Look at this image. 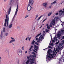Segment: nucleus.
<instances>
[{"label": "nucleus", "mask_w": 64, "mask_h": 64, "mask_svg": "<svg viewBox=\"0 0 64 64\" xmlns=\"http://www.w3.org/2000/svg\"><path fill=\"white\" fill-rule=\"evenodd\" d=\"M52 51V50H51L50 49L49 50H48V51L47 53V56H48V54L50 56H48L47 57H46V59H48V60H49V58H49V59H52V58H54L53 56L55 55V54H54L55 53L56 54H57V52H56V50H55V48H54V50L53 51V53L54 54H51L49 53H51Z\"/></svg>", "instance_id": "nucleus-1"}, {"label": "nucleus", "mask_w": 64, "mask_h": 64, "mask_svg": "<svg viewBox=\"0 0 64 64\" xmlns=\"http://www.w3.org/2000/svg\"><path fill=\"white\" fill-rule=\"evenodd\" d=\"M34 3V1L30 0L29 1V4L27 8V10L28 11H30L31 9H33V8L31 7V6H33Z\"/></svg>", "instance_id": "nucleus-2"}, {"label": "nucleus", "mask_w": 64, "mask_h": 64, "mask_svg": "<svg viewBox=\"0 0 64 64\" xmlns=\"http://www.w3.org/2000/svg\"><path fill=\"white\" fill-rule=\"evenodd\" d=\"M45 35V34H43L42 35L40 36L39 38V39L37 38H36V40L37 41V42L38 43L42 41V39H44V38L43 36H44V35Z\"/></svg>", "instance_id": "nucleus-3"}, {"label": "nucleus", "mask_w": 64, "mask_h": 64, "mask_svg": "<svg viewBox=\"0 0 64 64\" xmlns=\"http://www.w3.org/2000/svg\"><path fill=\"white\" fill-rule=\"evenodd\" d=\"M6 18L5 22H6V27H7L9 25V16L7 14L6 15Z\"/></svg>", "instance_id": "nucleus-4"}, {"label": "nucleus", "mask_w": 64, "mask_h": 64, "mask_svg": "<svg viewBox=\"0 0 64 64\" xmlns=\"http://www.w3.org/2000/svg\"><path fill=\"white\" fill-rule=\"evenodd\" d=\"M58 18L57 17H56L54 18V20H52V21L51 22V24H52V25H54L55 23V21H57Z\"/></svg>", "instance_id": "nucleus-5"}, {"label": "nucleus", "mask_w": 64, "mask_h": 64, "mask_svg": "<svg viewBox=\"0 0 64 64\" xmlns=\"http://www.w3.org/2000/svg\"><path fill=\"white\" fill-rule=\"evenodd\" d=\"M18 5H17V7L16 8V10L15 13V14H14V15L13 18L12 19V22L13 21V20H14V18H15V17L16 16V15H17V12H18Z\"/></svg>", "instance_id": "nucleus-6"}, {"label": "nucleus", "mask_w": 64, "mask_h": 64, "mask_svg": "<svg viewBox=\"0 0 64 64\" xmlns=\"http://www.w3.org/2000/svg\"><path fill=\"white\" fill-rule=\"evenodd\" d=\"M59 13H61L59 14V15L60 16H61V15H62L63 13H64V11H63L62 10H61L59 11Z\"/></svg>", "instance_id": "nucleus-7"}, {"label": "nucleus", "mask_w": 64, "mask_h": 64, "mask_svg": "<svg viewBox=\"0 0 64 64\" xmlns=\"http://www.w3.org/2000/svg\"><path fill=\"white\" fill-rule=\"evenodd\" d=\"M48 4L47 2H45L42 4V5L44 6V8H46L47 7V5Z\"/></svg>", "instance_id": "nucleus-8"}, {"label": "nucleus", "mask_w": 64, "mask_h": 64, "mask_svg": "<svg viewBox=\"0 0 64 64\" xmlns=\"http://www.w3.org/2000/svg\"><path fill=\"white\" fill-rule=\"evenodd\" d=\"M22 51L20 50L19 52L18 55L20 56V57H21L22 56Z\"/></svg>", "instance_id": "nucleus-9"}, {"label": "nucleus", "mask_w": 64, "mask_h": 64, "mask_svg": "<svg viewBox=\"0 0 64 64\" xmlns=\"http://www.w3.org/2000/svg\"><path fill=\"white\" fill-rule=\"evenodd\" d=\"M11 6H10V8H9L8 12V15H9V14H10V12H11Z\"/></svg>", "instance_id": "nucleus-10"}, {"label": "nucleus", "mask_w": 64, "mask_h": 64, "mask_svg": "<svg viewBox=\"0 0 64 64\" xmlns=\"http://www.w3.org/2000/svg\"><path fill=\"white\" fill-rule=\"evenodd\" d=\"M14 0H10V5H11V4H13V3L14 2Z\"/></svg>", "instance_id": "nucleus-11"}, {"label": "nucleus", "mask_w": 64, "mask_h": 64, "mask_svg": "<svg viewBox=\"0 0 64 64\" xmlns=\"http://www.w3.org/2000/svg\"><path fill=\"white\" fill-rule=\"evenodd\" d=\"M30 58H34V57L35 58V57H36V55H30Z\"/></svg>", "instance_id": "nucleus-12"}, {"label": "nucleus", "mask_w": 64, "mask_h": 64, "mask_svg": "<svg viewBox=\"0 0 64 64\" xmlns=\"http://www.w3.org/2000/svg\"><path fill=\"white\" fill-rule=\"evenodd\" d=\"M34 48H35V49L34 48L35 50H36V51H37V49H38V46H36L35 45L34 46Z\"/></svg>", "instance_id": "nucleus-13"}, {"label": "nucleus", "mask_w": 64, "mask_h": 64, "mask_svg": "<svg viewBox=\"0 0 64 64\" xmlns=\"http://www.w3.org/2000/svg\"><path fill=\"white\" fill-rule=\"evenodd\" d=\"M0 39H2L3 38V33L1 32V34H0Z\"/></svg>", "instance_id": "nucleus-14"}, {"label": "nucleus", "mask_w": 64, "mask_h": 64, "mask_svg": "<svg viewBox=\"0 0 64 64\" xmlns=\"http://www.w3.org/2000/svg\"><path fill=\"white\" fill-rule=\"evenodd\" d=\"M15 39H13L10 42V43H12L13 42H15Z\"/></svg>", "instance_id": "nucleus-15"}, {"label": "nucleus", "mask_w": 64, "mask_h": 64, "mask_svg": "<svg viewBox=\"0 0 64 64\" xmlns=\"http://www.w3.org/2000/svg\"><path fill=\"white\" fill-rule=\"evenodd\" d=\"M5 52H6V53H8L9 52L8 49V48H6L5 50Z\"/></svg>", "instance_id": "nucleus-16"}, {"label": "nucleus", "mask_w": 64, "mask_h": 64, "mask_svg": "<svg viewBox=\"0 0 64 64\" xmlns=\"http://www.w3.org/2000/svg\"><path fill=\"white\" fill-rule=\"evenodd\" d=\"M46 26H47V28H48V30L49 29H50V26H48V24H46Z\"/></svg>", "instance_id": "nucleus-17"}, {"label": "nucleus", "mask_w": 64, "mask_h": 64, "mask_svg": "<svg viewBox=\"0 0 64 64\" xmlns=\"http://www.w3.org/2000/svg\"><path fill=\"white\" fill-rule=\"evenodd\" d=\"M52 14V12H50L48 14V16H50V15H51V14Z\"/></svg>", "instance_id": "nucleus-18"}, {"label": "nucleus", "mask_w": 64, "mask_h": 64, "mask_svg": "<svg viewBox=\"0 0 64 64\" xmlns=\"http://www.w3.org/2000/svg\"><path fill=\"white\" fill-rule=\"evenodd\" d=\"M61 36V34H59V33L58 34L57 36L58 37H60Z\"/></svg>", "instance_id": "nucleus-19"}, {"label": "nucleus", "mask_w": 64, "mask_h": 64, "mask_svg": "<svg viewBox=\"0 0 64 64\" xmlns=\"http://www.w3.org/2000/svg\"><path fill=\"white\" fill-rule=\"evenodd\" d=\"M42 17V16H40V17H39V18H38V19H37L36 20L37 21H38L39 20H40V19L41 18V17Z\"/></svg>", "instance_id": "nucleus-20"}, {"label": "nucleus", "mask_w": 64, "mask_h": 64, "mask_svg": "<svg viewBox=\"0 0 64 64\" xmlns=\"http://www.w3.org/2000/svg\"><path fill=\"white\" fill-rule=\"evenodd\" d=\"M12 27V24H10L8 26V28H11Z\"/></svg>", "instance_id": "nucleus-21"}, {"label": "nucleus", "mask_w": 64, "mask_h": 64, "mask_svg": "<svg viewBox=\"0 0 64 64\" xmlns=\"http://www.w3.org/2000/svg\"><path fill=\"white\" fill-rule=\"evenodd\" d=\"M41 34V33H40V34H38L36 36V38H37V37H38V36H39Z\"/></svg>", "instance_id": "nucleus-22"}, {"label": "nucleus", "mask_w": 64, "mask_h": 64, "mask_svg": "<svg viewBox=\"0 0 64 64\" xmlns=\"http://www.w3.org/2000/svg\"><path fill=\"white\" fill-rule=\"evenodd\" d=\"M34 59L35 58H33L32 59L30 58V60L31 61H34Z\"/></svg>", "instance_id": "nucleus-23"}, {"label": "nucleus", "mask_w": 64, "mask_h": 64, "mask_svg": "<svg viewBox=\"0 0 64 64\" xmlns=\"http://www.w3.org/2000/svg\"><path fill=\"white\" fill-rule=\"evenodd\" d=\"M17 28L18 30H19L20 29V27L19 26H17Z\"/></svg>", "instance_id": "nucleus-24"}, {"label": "nucleus", "mask_w": 64, "mask_h": 64, "mask_svg": "<svg viewBox=\"0 0 64 64\" xmlns=\"http://www.w3.org/2000/svg\"><path fill=\"white\" fill-rule=\"evenodd\" d=\"M62 33V30L58 32L59 34H61Z\"/></svg>", "instance_id": "nucleus-25"}, {"label": "nucleus", "mask_w": 64, "mask_h": 64, "mask_svg": "<svg viewBox=\"0 0 64 64\" xmlns=\"http://www.w3.org/2000/svg\"><path fill=\"white\" fill-rule=\"evenodd\" d=\"M29 60H28L26 62V64H28V63H29Z\"/></svg>", "instance_id": "nucleus-26"}, {"label": "nucleus", "mask_w": 64, "mask_h": 64, "mask_svg": "<svg viewBox=\"0 0 64 64\" xmlns=\"http://www.w3.org/2000/svg\"><path fill=\"white\" fill-rule=\"evenodd\" d=\"M8 33H6L5 34V36H8Z\"/></svg>", "instance_id": "nucleus-27"}, {"label": "nucleus", "mask_w": 64, "mask_h": 64, "mask_svg": "<svg viewBox=\"0 0 64 64\" xmlns=\"http://www.w3.org/2000/svg\"><path fill=\"white\" fill-rule=\"evenodd\" d=\"M35 41H34V40H33L32 42V45H34V43H35Z\"/></svg>", "instance_id": "nucleus-28"}, {"label": "nucleus", "mask_w": 64, "mask_h": 64, "mask_svg": "<svg viewBox=\"0 0 64 64\" xmlns=\"http://www.w3.org/2000/svg\"><path fill=\"white\" fill-rule=\"evenodd\" d=\"M33 63H34V62L31 61V62H30V64H33Z\"/></svg>", "instance_id": "nucleus-29"}, {"label": "nucleus", "mask_w": 64, "mask_h": 64, "mask_svg": "<svg viewBox=\"0 0 64 64\" xmlns=\"http://www.w3.org/2000/svg\"><path fill=\"white\" fill-rule=\"evenodd\" d=\"M59 45H60L61 46H62L63 45V43H60L59 44Z\"/></svg>", "instance_id": "nucleus-30"}, {"label": "nucleus", "mask_w": 64, "mask_h": 64, "mask_svg": "<svg viewBox=\"0 0 64 64\" xmlns=\"http://www.w3.org/2000/svg\"><path fill=\"white\" fill-rule=\"evenodd\" d=\"M3 32H5V28H3Z\"/></svg>", "instance_id": "nucleus-31"}, {"label": "nucleus", "mask_w": 64, "mask_h": 64, "mask_svg": "<svg viewBox=\"0 0 64 64\" xmlns=\"http://www.w3.org/2000/svg\"><path fill=\"white\" fill-rule=\"evenodd\" d=\"M6 24H7L6 22H5L4 24V26H6Z\"/></svg>", "instance_id": "nucleus-32"}, {"label": "nucleus", "mask_w": 64, "mask_h": 64, "mask_svg": "<svg viewBox=\"0 0 64 64\" xmlns=\"http://www.w3.org/2000/svg\"><path fill=\"white\" fill-rule=\"evenodd\" d=\"M53 4H56V1H54L53 2H52Z\"/></svg>", "instance_id": "nucleus-33"}, {"label": "nucleus", "mask_w": 64, "mask_h": 64, "mask_svg": "<svg viewBox=\"0 0 64 64\" xmlns=\"http://www.w3.org/2000/svg\"><path fill=\"white\" fill-rule=\"evenodd\" d=\"M54 40H56V39H57V37H56V36H55V37L54 38Z\"/></svg>", "instance_id": "nucleus-34"}, {"label": "nucleus", "mask_w": 64, "mask_h": 64, "mask_svg": "<svg viewBox=\"0 0 64 64\" xmlns=\"http://www.w3.org/2000/svg\"><path fill=\"white\" fill-rule=\"evenodd\" d=\"M32 54H34V55H36V54H35V53L34 52H32Z\"/></svg>", "instance_id": "nucleus-35"}, {"label": "nucleus", "mask_w": 64, "mask_h": 64, "mask_svg": "<svg viewBox=\"0 0 64 64\" xmlns=\"http://www.w3.org/2000/svg\"><path fill=\"white\" fill-rule=\"evenodd\" d=\"M46 32H48L49 31V30H47V29H46Z\"/></svg>", "instance_id": "nucleus-36"}, {"label": "nucleus", "mask_w": 64, "mask_h": 64, "mask_svg": "<svg viewBox=\"0 0 64 64\" xmlns=\"http://www.w3.org/2000/svg\"><path fill=\"white\" fill-rule=\"evenodd\" d=\"M36 18H37V17H38V14L36 15Z\"/></svg>", "instance_id": "nucleus-37"}, {"label": "nucleus", "mask_w": 64, "mask_h": 64, "mask_svg": "<svg viewBox=\"0 0 64 64\" xmlns=\"http://www.w3.org/2000/svg\"><path fill=\"white\" fill-rule=\"evenodd\" d=\"M52 24L50 22V26L51 27H52Z\"/></svg>", "instance_id": "nucleus-38"}, {"label": "nucleus", "mask_w": 64, "mask_h": 64, "mask_svg": "<svg viewBox=\"0 0 64 64\" xmlns=\"http://www.w3.org/2000/svg\"><path fill=\"white\" fill-rule=\"evenodd\" d=\"M28 16H29L28 15H27L26 16L25 18H27Z\"/></svg>", "instance_id": "nucleus-39"}, {"label": "nucleus", "mask_w": 64, "mask_h": 64, "mask_svg": "<svg viewBox=\"0 0 64 64\" xmlns=\"http://www.w3.org/2000/svg\"><path fill=\"white\" fill-rule=\"evenodd\" d=\"M30 58V56H28L27 57V58L28 59H29V58Z\"/></svg>", "instance_id": "nucleus-40"}, {"label": "nucleus", "mask_w": 64, "mask_h": 64, "mask_svg": "<svg viewBox=\"0 0 64 64\" xmlns=\"http://www.w3.org/2000/svg\"><path fill=\"white\" fill-rule=\"evenodd\" d=\"M53 45H54V44L53 43H51L50 44V45L52 46H53Z\"/></svg>", "instance_id": "nucleus-41"}, {"label": "nucleus", "mask_w": 64, "mask_h": 64, "mask_svg": "<svg viewBox=\"0 0 64 64\" xmlns=\"http://www.w3.org/2000/svg\"><path fill=\"white\" fill-rule=\"evenodd\" d=\"M22 50H24V47L23 46L22 48Z\"/></svg>", "instance_id": "nucleus-42"}, {"label": "nucleus", "mask_w": 64, "mask_h": 64, "mask_svg": "<svg viewBox=\"0 0 64 64\" xmlns=\"http://www.w3.org/2000/svg\"><path fill=\"white\" fill-rule=\"evenodd\" d=\"M31 38V37H30L29 38H28V40L29 41H30V39Z\"/></svg>", "instance_id": "nucleus-43"}, {"label": "nucleus", "mask_w": 64, "mask_h": 64, "mask_svg": "<svg viewBox=\"0 0 64 64\" xmlns=\"http://www.w3.org/2000/svg\"><path fill=\"white\" fill-rule=\"evenodd\" d=\"M35 44H36L37 45H38V43L37 42H35Z\"/></svg>", "instance_id": "nucleus-44"}, {"label": "nucleus", "mask_w": 64, "mask_h": 64, "mask_svg": "<svg viewBox=\"0 0 64 64\" xmlns=\"http://www.w3.org/2000/svg\"><path fill=\"white\" fill-rule=\"evenodd\" d=\"M46 20H47L46 18V19H45V20H44L42 22L43 23V22H44V21H45Z\"/></svg>", "instance_id": "nucleus-45"}, {"label": "nucleus", "mask_w": 64, "mask_h": 64, "mask_svg": "<svg viewBox=\"0 0 64 64\" xmlns=\"http://www.w3.org/2000/svg\"><path fill=\"white\" fill-rule=\"evenodd\" d=\"M53 4H54L53 3V2H52V3L50 4V6H52V5H53Z\"/></svg>", "instance_id": "nucleus-46"}, {"label": "nucleus", "mask_w": 64, "mask_h": 64, "mask_svg": "<svg viewBox=\"0 0 64 64\" xmlns=\"http://www.w3.org/2000/svg\"><path fill=\"white\" fill-rule=\"evenodd\" d=\"M29 39V37H28L27 38H26V40L27 41V39Z\"/></svg>", "instance_id": "nucleus-47"}, {"label": "nucleus", "mask_w": 64, "mask_h": 64, "mask_svg": "<svg viewBox=\"0 0 64 64\" xmlns=\"http://www.w3.org/2000/svg\"><path fill=\"white\" fill-rule=\"evenodd\" d=\"M58 12H57L55 14V15H58Z\"/></svg>", "instance_id": "nucleus-48"}, {"label": "nucleus", "mask_w": 64, "mask_h": 64, "mask_svg": "<svg viewBox=\"0 0 64 64\" xmlns=\"http://www.w3.org/2000/svg\"><path fill=\"white\" fill-rule=\"evenodd\" d=\"M62 33H64V30H62Z\"/></svg>", "instance_id": "nucleus-49"}, {"label": "nucleus", "mask_w": 64, "mask_h": 64, "mask_svg": "<svg viewBox=\"0 0 64 64\" xmlns=\"http://www.w3.org/2000/svg\"><path fill=\"white\" fill-rule=\"evenodd\" d=\"M59 41H58V42H57L56 43V44H58V43H59Z\"/></svg>", "instance_id": "nucleus-50"}, {"label": "nucleus", "mask_w": 64, "mask_h": 64, "mask_svg": "<svg viewBox=\"0 0 64 64\" xmlns=\"http://www.w3.org/2000/svg\"><path fill=\"white\" fill-rule=\"evenodd\" d=\"M33 51L34 52H35L36 53H37V52H36V51H35V50H33Z\"/></svg>", "instance_id": "nucleus-51"}, {"label": "nucleus", "mask_w": 64, "mask_h": 64, "mask_svg": "<svg viewBox=\"0 0 64 64\" xmlns=\"http://www.w3.org/2000/svg\"><path fill=\"white\" fill-rule=\"evenodd\" d=\"M52 41L53 42H55V40H52Z\"/></svg>", "instance_id": "nucleus-52"}, {"label": "nucleus", "mask_w": 64, "mask_h": 64, "mask_svg": "<svg viewBox=\"0 0 64 64\" xmlns=\"http://www.w3.org/2000/svg\"><path fill=\"white\" fill-rule=\"evenodd\" d=\"M7 0H4V2H6L7 1Z\"/></svg>", "instance_id": "nucleus-53"}, {"label": "nucleus", "mask_w": 64, "mask_h": 64, "mask_svg": "<svg viewBox=\"0 0 64 64\" xmlns=\"http://www.w3.org/2000/svg\"><path fill=\"white\" fill-rule=\"evenodd\" d=\"M33 46H31L30 48H32H32H33Z\"/></svg>", "instance_id": "nucleus-54"}, {"label": "nucleus", "mask_w": 64, "mask_h": 64, "mask_svg": "<svg viewBox=\"0 0 64 64\" xmlns=\"http://www.w3.org/2000/svg\"><path fill=\"white\" fill-rule=\"evenodd\" d=\"M49 48H52V47H51L50 46H49Z\"/></svg>", "instance_id": "nucleus-55"}, {"label": "nucleus", "mask_w": 64, "mask_h": 64, "mask_svg": "<svg viewBox=\"0 0 64 64\" xmlns=\"http://www.w3.org/2000/svg\"><path fill=\"white\" fill-rule=\"evenodd\" d=\"M2 60V58H1V57L0 56V60Z\"/></svg>", "instance_id": "nucleus-56"}, {"label": "nucleus", "mask_w": 64, "mask_h": 64, "mask_svg": "<svg viewBox=\"0 0 64 64\" xmlns=\"http://www.w3.org/2000/svg\"><path fill=\"white\" fill-rule=\"evenodd\" d=\"M27 53V51H26L25 52V53H26H26Z\"/></svg>", "instance_id": "nucleus-57"}, {"label": "nucleus", "mask_w": 64, "mask_h": 64, "mask_svg": "<svg viewBox=\"0 0 64 64\" xmlns=\"http://www.w3.org/2000/svg\"><path fill=\"white\" fill-rule=\"evenodd\" d=\"M56 41H58V39H57L56 40Z\"/></svg>", "instance_id": "nucleus-58"}, {"label": "nucleus", "mask_w": 64, "mask_h": 64, "mask_svg": "<svg viewBox=\"0 0 64 64\" xmlns=\"http://www.w3.org/2000/svg\"><path fill=\"white\" fill-rule=\"evenodd\" d=\"M31 49H32V48H30L29 49L30 50H31Z\"/></svg>", "instance_id": "nucleus-59"}, {"label": "nucleus", "mask_w": 64, "mask_h": 64, "mask_svg": "<svg viewBox=\"0 0 64 64\" xmlns=\"http://www.w3.org/2000/svg\"><path fill=\"white\" fill-rule=\"evenodd\" d=\"M10 38H11V39H14V38H11V37Z\"/></svg>", "instance_id": "nucleus-60"}, {"label": "nucleus", "mask_w": 64, "mask_h": 64, "mask_svg": "<svg viewBox=\"0 0 64 64\" xmlns=\"http://www.w3.org/2000/svg\"><path fill=\"white\" fill-rule=\"evenodd\" d=\"M43 33H45V32L44 31L43 32Z\"/></svg>", "instance_id": "nucleus-61"}, {"label": "nucleus", "mask_w": 64, "mask_h": 64, "mask_svg": "<svg viewBox=\"0 0 64 64\" xmlns=\"http://www.w3.org/2000/svg\"><path fill=\"white\" fill-rule=\"evenodd\" d=\"M62 42H63V43H64V40H62Z\"/></svg>", "instance_id": "nucleus-62"}, {"label": "nucleus", "mask_w": 64, "mask_h": 64, "mask_svg": "<svg viewBox=\"0 0 64 64\" xmlns=\"http://www.w3.org/2000/svg\"><path fill=\"white\" fill-rule=\"evenodd\" d=\"M12 44L13 45H14V44L13 43H12Z\"/></svg>", "instance_id": "nucleus-63"}, {"label": "nucleus", "mask_w": 64, "mask_h": 64, "mask_svg": "<svg viewBox=\"0 0 64 64\" xmlns=\"http://www.w3.org/2000/svg\"><path fill=\"white\" fill-rule=\"evenodd\" d=\"M62 38H63V39H64V36H63V37H62Z\"/></svg>", "instance_id": "nucleus-64"}]
</instances>
